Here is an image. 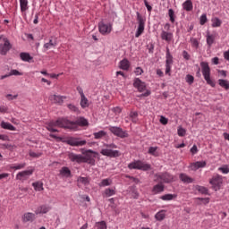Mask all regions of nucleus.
I'll return each mask as SVG.
<instances>
[{
  "label": "nucleus",
  "mask_w": 229,
  "mask_h": 229,
  "mask_svg": "<svg viewBox=\"0 0 229 229\" xmlns=\"http://www.w3.org/2000/svg\"><path fill=\"white\" fill-rule=\"evenodd\" d=\"M104 148H102L100 151L103 157H109V158H117L121 155V151L114 150L117 149V145H115V143L104 144Z\"/></svg>",
  "instance_id": "1"
},
{
  "label": "nucleus",
  "mask_w": 229,
  "mask_h": 229,
  "mask_svg": "<svg viewBox=\"0 0 229 229\" xmlns=\"http://www.w3.org/2000/svg\"><path fill=\"white\" fill-rule=\"evenodd\" d=\"M200 67L202 71V76L204 77V80L208 85H210V87H216V82L210 79V66H208V63L201 62Z\"/></svg>",
  "instance_id": "2"
},
{
  "label": "nucleus",
  "mask_w": 229,
  "mask_h": 229,
  "mask_svg": "<svg viewBox=\"0 0 229 229\" xmlns=\"http://www.w3.org/2000/svg\"><path fill=\"white\" fill-rule=\"evenodd\" d=\"M64 144H68V146H72L76 148H80L81 146H85L87 144V140H81V138L76 137H68L61 140Z\"/></svg>",
  "instance_id": "3"
},
{
  "label": "nucleus",
  "mask_w": 229,
  "mask_h": 229,
  "mask_svg": "<svg viewBox=\"0 0 229 229\" xmlns=\"http://www.w3.org/2000/svg\"><path fill=\"white\" fill-rule=\"evenodd\" d=\"M209 183L212 185V189L216 192H217V191H221V187H223V175L215 174L209 180Z\"/></svg>",
  "instance_id": "4"
},
{
  "label": "nucleus",
  "mask_w": 229,
  "mask_h": 229,
  "mask_svg": "<svg viewBox=\"0 0 229 229\" xmlns=\"http://www.w3.org/2000/svg\"><path fill=\"white\" fill-rule=\"evenodd\" d=\"M129 169H138L139 171H149L151 165L141 160H136L128 165Z\"/></svg>",
  "instance_id": "5"
},
{
  "label": "nucleus",
  "mask_w": 229,
  "mask_h": 229,
  "mask_svg": "<svg viewBox=\"0 0 229 229\" xmlns=\"http://www.w3.org/2000/svg\"><path fill=\"white\" fill-rule=\"evenodd\" d=\"M136 15H137V21H138V29L135 33V37L136 38H139V37H140V35L144 33V28L146 26V19H144V17H142V14H140V13L139 12L136 13Z\"/></svg>",
  "instance_id": "6"
},
{
  "label": "nucleus",
  "mask_w": 229,
  "mask_h": 229,
  "mask_svg": "<svg viewBox=\"0 0 229 229\" xmlns=\"http://www.w3.org/2000/svg\"><path fill=\"white\" fill-rule=\"evenodd\" d=\"M82 155H84L82 156V164H91V165H94L95 161L92 158V155H95L94 158H96V156L99 154L92 149H88V150L82 151Z\"/></svg>",
  "instance_id": "7"
},
{
  "label": "nucleus",
  "mask_w": 229,
  "mask_h": 229,
  "mask_svg": "<svg viewBox=\"0 0 229 229\" xmlns=\"http://www.w3.org/2000/svg\"><path fill=\"white\" fill-rule=\"evenodd\" d=\"M108 130L111 131V133H113V135L119 137L120 139H128V137H130L128 131L123 130L121 127L110 125Z\"/></svg>",
  "instance_id": "8"
},
{
  "label": "nucleus",
  "mask_w": 229,
  "mask_h": 229,
  "mask_svg": "<svg viewBox=\"0 0 229 229\" xmlns=\"http://www.w3.org/2000/svg\"><path fill=\"white\" fill-rule=\"evenodd\" d=\"M59 128H64L67 130H74L76 123L72 121L67 120V118H58Z\"/></svg>",
  "instance_id": "9"
},
{
  "label": "nucleus",
  "mask_w": 229,
  "mask_h": 229,
  "mask_svg": "<svg viewBox=\"0 0 229 229\" xmlns=\"http://www.w3.org/2000/svg\"><path fill=\"white\" fill-rule=\"evenodd\" d=\"M173 65V55H171V51L169 47H166L165 54V74L171 75V67Z\"/></svg>",
  "instance_id": "10"
},
{
  "label": "nucleus",
  "mask_w": 229,
  "mask_h": 229,
  "mask_svg": "<svg viewBox=\"0 0 229 229\" xmlns=\"http://www.w3.org/2000/svg\"><path fill=\"white\" fill-rule=\"evenodd\" d=\"M157 182H163V183H171L174 181V177L169 173H164L156 174Z\"/></svg>",
  "instance_id": "11"
},
{
  "label": "nucleus",
  "mask_w": 229,
  "mask_h": 229,
  "mask_svg": "<svg viewBox=\"0 0 229 229\" xmlns=\"http://www.w3.org/2000/svg\"><path fill=\"white\" fill-rule=\"evenodd\" d=\"M34 171V169H30L19 172L16 174V180H20V182H26V180H30V176L33 174Z\"/></svg>",
  "instance_id": "12"
},
{
  "label": "nucleus",
  "mask_w": 229,
  "mask_h": 229,
  "mask_svg": "<svg viewBox=\"0 0 229 229\" xmlns=\"http://www.w3.org/2000/svg\"><path fill=\"white\" fill-rule=\"evenodd\" d=\"M98 30L101 35H109V33H112V23H104L103 21H100L98 23Z\"/></svg>",
  "instance_id": "13"
},
{
  "label": "nucleus",
  "mask_w": 229,
  "mask_h": 229,
  "mask_svg": "<svg viewBox=\"0 0 229 229\" xmlns=\"http://www.w3.org/2000/svg\"><path fill=\"white\" fill-rule=\"evenodd\" d=\"M68 158L71 162H75L76 164H83V155L75 154L74 152H71L68 154Z\"/></svg>",
  "instance_id": "14"
},
{
  "label": "nucleus",
  "mask_w": 229,
  "mask_h": 229,
  "mask_svg": "<svg viewBox=\"0 0 229 229\" xmlns=\"http://www.w3.org/2000/svg\"><path fill=\"white\" fill-rule=\"evenodd\" d=\"M4 43L0 45V55H6L10 49H12V44L8 38L4 39Z\"/></svg>",
  "instance_id": "15"
},
{
  "label": "nucleus",
  "mask_w": 229,
  "mask_h": 229,
  "mask_svg": "<svg viewBox=\"0 0 229 229\" xmlns=\"http://www.w3.org/2000/svg\"><path fill=\"white\" fill-rule=\"evenodd\" d=\"M56 128H60L58 119L56 121H51L47 124V130L48 131H51L52 133L58 132V130Z\"/></svg>",
  "instance_id": "16"
},
{
  "label": "nucleus",
  "mask_w": 229,
  "mask_h": 229,
  "mask_svg": "<svg viewBox=\"0 0 229 229\" xmlns=\"http://www.w3.org/2000/svg\"><path fill=\"white\" fill-rule=\"evenodd\" d=\"M203 167H207V162L206 161H197V162L191 163L190 165V169L191 171H198V169H201Z\"/></svg>",
  "instance_id": "17"
},
{
  "label": "nucleus",
  "mask_w": 229,
  "mask_h": 229,
  "mask_svg": "<svg viewBox=\"0 0 229 229\" xmlns=\"http://www.w3.org/2000/svg\"><path fill=\"white\" fill-rule=\"evenodd\" d=\"M133 86L135 89H138L139 92H144L146 90V83L142 82L139 78L134 80Z\"/></svg>",
  "instance_id": "18"
},
{
  "label": "nucleus",
  "mask_w": 229,
  "mask_h": 229,
  "mask_svg": "<svg viewBox=\"0 0 229 229\" xmlns=\"http://www.w3.org/2000/svg\"><path fill=\"white\" fill-rule=\"evenodd\" d=\"M21 219L23 223H28V222L33 223V221H35V214L30 212L25 213L22 216Z\"/></svg>",
  "instance_id": "19"
},
{
  "label": "nucleus",
  "mask_w": 229,
  "mask_h": 229,
  "mask_svg": "<svg viewBox=\"0 0 229 229\" xmlns=\"http://www.w3.org/2000/svg\"><path fill=\"white\" fill-rule=\"evenodd\" d=\"M179 178L182 183H194V179L187 175V174H180Z\"/></svg>",
  "instance_id": "20"
},
{
  "label": "nucleus",
  "mask_w": 229,
  "mask_h": 229,
  "mask_svg": "<svg viewBox=\"0 0 229 229\" xmlns=\"http://www.w3.org/2000/svg\"><path fill=\"white\" fill-rule=\"evenodd\" d=\"M51 210V208L47 205H42L35 210V214L38 216V214H47Z\"/></svg>",
  "instance_id": "21"
},
{
  "label": "nucleus",
  "mask_w": 229,
  "mask_h": 229,
  "mask_svg": "<svg viewBox=\"0 0 229 229\" xmlns=\"http://www.w3.org/2000/svg\"><path fill=\"white\" fill-rule=\"evenodd\" d=\"M161 38L165 42H171V40H173V32L162 30Z\"/></svg>",
  "instance_id": "22"
},
{
  "label": "nucleus",
  "mask_w": 229,
  "mask_h": 229,
  "mask_svg": "<svg viewBox=\"0 0 229 229\" xmlns=\"http://www.w3.org/2000/svg\"><path fill=\"white\" fill-rule=\"evenodd\" d=\"M206 38H207L206 41L208 47H212V45L214 44V42H216V36H214L213 34H210V32L208 31Z\"/></svg>",
  "instance_id": "23"
},
{
  "label": "nucleus",
  "mask_w": 229,
  "mask_h": 229,
  "mask_svg": "<svg viewBox=\"0 0 229 229\" xmlns=\"http://www.w3.org/2000/svg\"><path fill=\"white\" fill-rule=\"evenodd\" d=\"M182 8L183 10H185V12H192L194 5L192 4V1L191 0H186L183 4H182Z\"/></svg>",
  "instance_id": "24"
},
{
  "label": "nucleus",
  "mask_w": 229,
  "mask_h": 229,
  "mask_svg": "<svg viewBox=\"0 0 229 229\" xmlns=\"http://www.w3.org/2000/svg\"><path fill=\"white\" fill-rule=\"evenodd\" d=\"M64 99H65V97L57 95L50 96V101H54V103H57L58 105H62V103H64Z\"/></svg>",
  "instance_id": "25"
},
{
  "label": "nucleus",
  "mask_w": 229,
  "mask_h": 229,
  "mask_svg": "<svg viewBox=\"0 0 229 229\" xmlns=\"http://www.w3.org/2000/svg\"><path fill=\"white\" fill-rule=\"evenodd\" d=\"M120 69H122L123 71H129L130 69V61H128V59H123L120 62V65H119Z\"/></svg>",
  "instance_id": "26"
},
{
  "label": "nucleus",
  "mask_w": 229,
  "mask_h": 229,
  "mask_svg": "<svg viewBox=\"0 0 229 229\" xmlns=\"http://www.w3.org/2000/svg\"><path fill=\"white\" fill-rule=\"evenodd\" d=\"M1 128H3L4 130H10V131H15V126H13L12 123H6V122H2L1 123Z\"/></svg>",
  "instance_id": "27"
},
{
  "label": "nucleus",
  "mask_w": 229,
  "mask_h": 229,
  "mask_svg": "<svg viewBox=\"0 0 229 229\" xmlns=\"http://www.w3.org/2000/svg\"><path fill=\"white\" fill-rule=\"evenodd\" d=\"M165 186L164 184H156L153 189V194H160V192H164Z\"/></svg>",
  "instance_id": "28"
},
{
  "label": "nucleus",
  "mask_w": 229,
  "mask_h": 229,
  "mask_svg": "<svg viewBox=\"0 0 229 229\" xmlns=\"http://www.w3.org/2000/svg\"><path fill=\"white\" fill-rule=\"evenodd\" d=\"M112 196H115V189L106 188L104 191L103 197L104 198H110Z\"/></svg>",
  "instance_id": "29"
},
{
  "label": "nucleus",
  "mask_w": 229,
  "mask_h": 229,
  "mask_svg": "<svg viewBox=\"0 0 229 229\" xmlns=\"http://www.w3.org/2000/svg\"><path fill=\"white\" fill-rule=\"evenodd\" d=\"M32 187H34V191H38V192H40L44 191V182L40 181L33 182Z\"/></svg>",
  "instance_id": "30"
},
{
  "label": "nucleus",
  "mask_w": 229,
  "mask_h": 229,
  "mask_svg": "<svg viewBox=\"0 0 229 229\" xmlns=\"http://www.w3.org/2000/svg\"><path fill=\"white\" fill-rule=\"evenodd\" d=\"M211 26L212 28H220V26L223 24V21H221V19L217 18V17H214L211 19Z\"/></svg>",
  "instance_id": "31"
},
{
  "label": "nucleus",
  "mask_w": 229,
  "mask_h": 229,
  "mask_svg": "<svg viewBox=\"0 0 229 229\" xmlns=\"http://www.w3.org/2000/svg\"><path fill=\"white\" fill-rule=\"evenodd\" d=\"M20 57H21V60H22V62H31V60H33V57L30 56V54L26 52L21 53Z\"/></svg>",
  "instance_id": "32"
},
{
  "label": "nucleus",
  "mask_w": 229,
  "mask_h": 229,
  "mask_svg": "<svg viewBox=\"0 0 229 229\" xmlns=\"http://www.w3.org/2000/svg\"><path fill=\"white\" fill-rule=\"evenodd\" d=\"M157 221H164L165 219V210H160L155 215Z\"/></svg>",
  "instance_id": "33"
},
{
  "label": "nucleus",
  "mask_w": 229,
  "mask_h": 229,
  "mask_svg": "<svg viewBox=\"0 0 229 229\" xmlns=\"http://www.w3.org/2000/svg\"><path fill=\"white\" fill-rule=\"evenodd\" d=\"M174 198H176V194L168 193V194L162 195L160 197V199H162L163 201H171L174 199Z\"/></svg>",
  "instance_id": "34"
},
{
  "label": "nucleus",
  "mask_w": 229,
  "mask_h": 229,
  "mask_svg": "<svg viewBox=\"0 0 229 229\" xmlns=\"http://www.w3.org/2000/svg\"><path fill=\"white\" fill-rule=\"evenodd\" d=\"M218 85L222 87V89H225V90H229V81L225 79H219L218 80Z\"/></svg>",
  "instance_id": "35"
},
{
  "label": "nucleus",
  "mask_w": 229,
  "mask_h": 229,
  "mask_svg": "<svg viewBox=\"0 0 229 229\" xmlns=\"http://www.w3.org/2000/svg\"><path fill=\"white\" fill-rule=\"evenodd\" d=\"M60 174H62V176H65L66 178H70L71 170L69 169V167L64 166L60 170Z\"/></svg>",
  "instance_id": "36"
},
{
  "label": "nucleus",
  "mask_w": 229,
  "mask_h": 229,
  "mask_svg": "<svg viewBox=\"0 0 229 229\" xmlns=\"http://www.w3.org/2000/svg\"><path fill=\"white\" fill-rule=\"evenodd\" d=\"M20 8L21 13L27 12L29 8L28 0H20Z\"/></svg>",
  "instance_id": "37"
},
{
  "label": "nucleus",
  "mask_w": 229,
  "mask_h": 229,
  "mask_svg": "<svg viewBox=\"0 0 229 229\" xmlns=\"http://www.w3.org/2000/svg\"><path fill=\"white\" fill-rule=\"evenodd\" d=\"M75 126L78 124L79 126H87L89 124V122L87 121V119L81 117L80 119H78L77 121L74 122Z\"/></svg>",
  "instance_id": "38"
},
{
  "label": "nucleus",
  "mask_w": 229,
  "mask_h": 229,
  "mask_svg": "<svg viewBox=\"0 0 229 229\" xmlns=\"http://www.w3.org/2000/svg\"><path fill=\"white\" fill-rule=\"evenodd\" d=\"M51 47H56V41L49 39V42L44 44L45 49H51Z\"/></svg>",
  "instance_id": "39"
},
{
  "label": "nucleus",
  "mask_w": 229,
  "mask_h": 229,
  "mask_svg": "<svg viewBox=\"0 0 229 229\" xmlns=\"http://www.w3.org/2000/svg\"><path fill=\"white\" fill-rule=\"evenodd\" d=\"M98 185L100 187H109V185H112V179H103L99 183Z\"/></svg>",
  "instance_id": "40"
},
{
  "label": "nucleus",
  "mask_w": 229,
  "mask_h": 229,
  "mask_svg": "<svg viewBox=\"0 0 229 229\" xmlns=\"http://www.w3.org/2000/svg\"><path fill=\"white\" fill-rule=\"evenodd\" d=\"M77 182L78 183H81L82 185H89L90 183L89 177H82V176L78 177Z\"/></svg>",
  "instance_id": "41"
},
{
  "label": "nucleus",
  "mask_w": 229,
  "mask_h": 229,
  "mask_svg": "<svg viewBox=\"0 0 229 229\" xmlns=\"http://www.w3.org/2000/svg\"><path fill=\"white\" fill-rule=\"evenodd\" d=\"M196 190L200 192V194H208V188L205 187V186H200L198 185L196 186Z\"/></svg>",
  "instance_id": "42"
},
{
  "label": "nucleus",
  "mask_w": 229,
  "mask_h": 229,
  "mask_svg": "<svg viewBox=\"0 0 229 229\" xmlns=\"http://www.w3.org/2000/svg\"><path fill=\"white\" fill-rule=\"evenodd\" d=\"M81 108H87L89 106V99L87 97H81Z\"/></svg>",
  "instance_id": "43"
},
{
  "label": "nucleus",
  "mask_w": 229,
  "mask_h": 229,
  "mask_svg": "<svg viewBox=\"0 0 229 229\" xmlns=\"http://www.w3.org/2000/svg\"><path fill=\"white\" fill-rule=\"evenodd\" d=\"M207 22H208V18H207V13L201 14V16L199 17L200 26H205V24H207Z\"/></svg>",
  "instance_id": "44"
},
{
  "label": "nucleus",
  "mask_w": 229,
  "mask_h": 229,
  "mask_svg": "<svg viewBox=\"0 0 229 229\" xmlns=\"http://www.w3.org/2000/svg\"><path fill=\"white\" fill-rule=\"evenodd\" d=\"M95 226L97 227V229H106L107 228L106 222H105V221L97 222L95 224Z\"/></svg>",
  "instance_id": "45"
},
{
  "label": "nucleus",
  "mask_w": 229,
  "mask_h": 229,
  "mask_svg": "<svg viewBox=\"0 0 229 229\" xmlns=\"http://www.w3.org/2000/svg\"><path fill=\"white\" fill-rule=\"evenodd\" d=\"M95 139H103L106 135V132L105 131H100L98 132L93 133Z\"/></svg>",
  "instance_id": "46"
},
{
  "label": "nucleus",
  "mask_w": 229,
  "mask_h": 229,
  "mask_svg": "<svg viewBox=\"0 0 229 229\" xmlns=\"http://www.w3.org/2000/svg\"><path fill=\"white\" fill-rule=\"evenodd\" d=\"M157 149H158V147H149L148 155H152V157H158V154H157Z\"/></svg>",
  "instance_id": "47"
},
{
  "label": "nucleus",
  "mask_w": 229,
  "mask_h": 229,
  "mask_svg": "<svg viewBox=\"0 0 229 229\" xmlns=\"http://www.w3.org/2000/svg\"><path fill=\"white\" fill-rule=\"evenodd\" d=\"M26 167V163H21L18 165H14L11 166V169H15V171H19L20 169H24Z\"/></svg>",
  "instance_id": "48"
},
{
  "label": "nucleus",
  "mask_w": 229,
  "mask_h": 229,
  "mask_svg": "<svg viewBox=\"0 0 229 229\" xmlns=\"http://www.w3.org/2000/svg\"><path fill=\"white\" fill-rule=\"evenodd\" d=\"M168 16L170 17V22L174 23L176 18V15H174V10L169 9Z\"/></svg>",
  "instance_id": "49"
},
{
  "label": "nucleus",
  "mask_w": 229,
  "mask_h": 229,
  "mask_svg": "<svg viewBox=\"0 0 229 229\" xmlns=\"http://www.w3.org/2000/svg\"><path fill=\"white\" fill-rule=\"evenodd\" d=\"M67 107L69 108V110H71V112H74L75 114H80V109L78 108V106L72 104H68Z\"/></svg>",
  "instance_id": "50"
},
{
  "label": "nucleus",
  "mask_w": 229,
  "mask_h": 229,
  "mask_svg": "<svg viewBox=\"0 0 229 229\" xmlns=\"http://www.w3.org/2000/svg\"><path fill=\"white\" fill-rule=\"evenodd\" d=\"M187 133V131L183 127H179L177 129V134L179 137H185V134Z\"/></svg>",
  "instance_id": "51"
},
{
  "label": "nucleus",
  "mask_w": 229,
  "mask_h": 229,
  "mask_svg": "<svg viewBox=\"0 0 229 229\" xmlns=\"http://www.w3.org/2000/svg\"><path fill=\"white\" fill-rule=\"evenodd\" d=\"M218 171H220L221 173H223V174H228L229 173V167L228 165H224L218 168Z\"/></svg>",
  "instance_id": "52"
},
{
  "label": "nucleus",
  "mask_w": 229,
  "mask_h": 229,
  "mask_svg": "<svg viewBox=\"0 0 229 229\" xmlns=\"http://www.w3.org/2000/svg\"><path fill=\"white\" fill-rule=\"evenodd\" d=\"M186 83L192 85V83H194V76L191 74L186 75Z\"/></svg>",
  "instance_id": "53"
},
{
  "label": "nucleus",
  "mask_w": 229,
  "mask_h": 229,
  "mask_svg": "<svg viewBox=\"0 0 229 229\" xmlns=\"http://www.w3.org/2000/svg\"><path fill=\"white\" fill-rule=\"evenodd\" d=\"M9 76H22V72H19L18 70H11Z\"/></svg>",
  "instance_id": "54"
},
{
  "label": "nucleus",
  "mask_w": 229,
  "mask_h": 229,
  "mask_svg": "<svg viewBox=\"0 0 229 229\" xmlns=\"http://www.w3.org/2000/svg\"><path fill=\"white\" fill-rule=\"evenodd\" d=\"M30 157H31L32 158H39V157H42V153H37L34 151H30L29 153Z\"/></svg>",
  "instance_id": "55"
},
{
  "label": "nucleus",
  "mask_w": 229,
  "mask_h": 229,
  "mask_svg": "<svg viewBox=\"0 0 229 229\" xmlns=\"http://www.w3.org/2000/svg\"><path fill=\"white\" fill-rule=\"evenodd\" d=\"M134 73L136 76H140L144 73V70H142L140 67H136L134 70Z\"/></svg>",
  "instance_id": "56"
},
{
  "label": "nucleus",
  "mask_w": 229,
  "mask_h": 229,
  "mask_svg": "<svg viewBox=\"0 0 229 229\" xmlns=\"http://www.w3.org/2000/svg\"><path fill=\"white\" fill-rule=\"evenodd\" d=\"M159 122L161 123V124H164L165 126V124H167V123H169V120L166 117H165L164 115H161Z\"/></svg>",
  "instance_id": "57"
},
{
  "label": "nucleus",
  "mask_w": 229,
  "mask_h": 229,
  "mask_svg": "<svg viewBox=\"0 0 229 229\" xmlns=\"http://www.w3.org/2000/svg\"><path fill=\"white\" fill-rule=\"evenodd\" d=\"M182 57L184 60H191V55H189V52L186 50L182 51Z\"/></svg>",
  "instance_id": "58"
},
{
  "label": "nucleus",
  "mask_w": 229,
  "mask_h": 229,
  "mask_svg": "<svg viewBox=\"0 0 229 229\" xmlns=\"http://www.w3.org/2000/svg\"><path fill=\"white\" fill-rule=\"evenodd\" d=\"M148 12H151L153 10V7L151 5H149V3H148V0H144L143 1Z\"/></svg>",
  "instance_id": "59"
},
{
  "label": "nucleus",
  "mask_w": 229,
  "mask_h": 229,
  "mask_svg": "<svg viewBox=\"0 0 229 229\" xmlns=\"http://www.w3.org/2000/svg\"><path fill=\"white\" fill-rule=\"evenodd\" d=\"M199 199L200 201H202V203H204V205H208V203H210V198H199Z\"/></svg>",
  "instance_id": "60"
},
{
  "label": "nucleus",
  "mask_w": 229,
  "mask_h": 229,
  "mask_svg": "<svg viewBox=\"0 0 229 229\" xmlns=\"http://www.w3.org/2000/svg\"><path fill=\"white\" fill-rule=\"evenodd\" d=\"M113 112L115 113L116 114H121V112H123V109L119 106H116L114 108H113Z\"/></svg>",
  "instance_id": "61"
},
{
  "label": "nucleus",
  "mask_w": 229,
  "mask_h": 229,
  "mask_svg": "<svg viewBox=\"0 0 229 229\" xmlns=\"http://www.w3.org/2000/svg\"><path fill=\"white\" fill-rule=\"evenodd\" d=\"M191 153H192V155H196V153H198V146L193 145L191 148Z\"/></svg>",
  "instance_id": "62"
},
{
  "label": "nucleus",
  "mask_w": 229,
  "mask_h": 229,
  "mask_svg": "<svg viewBox=\"0 0 229 229\" xmlns=\"http://www.w3.org/2000/svg\"><path fill=\"white\" fill-rule=\"evenodd\" d=\"M77 91L79 92L81 98H83L85 96V93H83V89H81V87L78 86Z\"/></svg>",
  "instance_id": "63"
},
{
  "label": "nucleus",
  "mask_w": 229,
  "mask_h": 229,
  "mask_svg": "<svg viewBox=\"0 0 229 229\" xmlns=\"http://www.w3.org/2000/svg\"><path fill=\"white\" fill-rule=\"evenodd\" d=\"M191 44L194 47H198V46H199V43L198 42V39H196V38L191 39Z\"/></svg>",
  "instance_id": "64"
}]
</instances>
